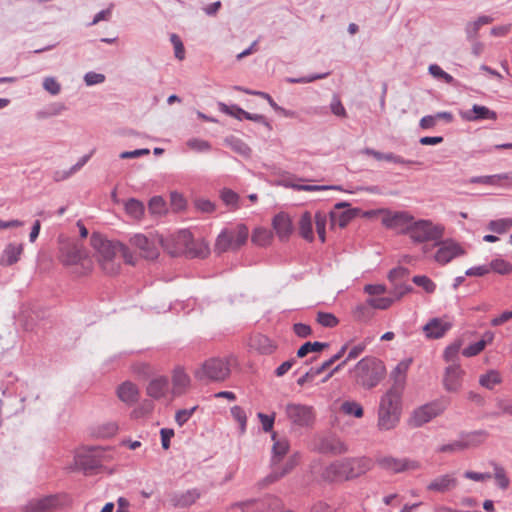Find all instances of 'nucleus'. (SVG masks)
Segmentation results:
<instances>
[{
    "label": "nucleus",
    "instance_id": "5701e85b",
    "mask_svg": "<svg viewBox=\"0 0 512 512\" xmlns=\"http://www.w3.org/2000/svg\"><path fill=\"white\" fill-rule=\"evenodd\" d=\"M458 484L457 479L453 474H445L435 478L427 486L430 491L444 493L455 488Z\"/></svg>",
    "mask_w": 512,
    "mask_h": 512
},
{
    "label": "nucleus",
    "instance_id": "72a5a7b5",
    "mask_svg": "<svg viewBox=\"0 0 512 512\" xmlns=\"http://www.w3.org/2000/svg\"><path fill=\"white\" fill-rule=\"evenodd\" d=\"M312 221V214L309 211H305L301 215L298 223L299 234L309 242L314 240Z\"/></svg>",
    "mask_w": 512,
    "mask_h": 512
},
{
    "label": "nucleus",
    "instance_id": "a18cd8bd",
    "mask_svg": "<svg viewBox=\"0 0 512 512\" xmlns=\"http://www.w3.org/2000/svg\"><path fill=\"white\" fill-rule=\"evenodd\" d=\"M231 417L239 425V432L243 434L246 431L247 416L240 406H233L230 409Z\"/></svg>",
    "mask_w": 512,
    "mask_h": 512
},
{
    "label": "nucleus",
    "instance_id": "69168bd1",
    "mask_svg": "<svg viewBox=\"0 0 512 512\" xmlns=\"http://www.w3.org/2000/svg\"><path fill=\"white\" fill-rule=\"evenodd\" d=\"M118 431V426L115 422H108L99 427L97 436L102 438H109L114 436Z\"/></svg>",
    "mask_w": 512,
    "mask_h": 512
},
{
    "label": "nucleus",
    "instance_id": "8fccbe9b",
    "mask_svg": "<svg viewBox=\"0 0 512 512\" xmlns=\"http://www.w3.org/2000/svg\"><path fill=\"white\" fill-rule=\"evenodd\" d=\"M488 436V433L485 430H477L468 434L463 435V443H470L471 446H477L484 441V439Z\"/></svg>",
    "mask_w": 512,
    "mask_h": 512
},
{
    "label": "nucleus",
    "instance_id": "2eb2a0df",
    "mask_svg": "<svg viewBox=\"0 0 512 512\" xmlns=\"http://www.w3.org/2000/svg\"><path fill=\"white\" fill-rule=\"evenodd\" d=\"M349 206L350 204L347 202H339L335 205L334 210L330 212L332 226L338 225L340 228H344L359 214L360 210L357 208L342 210Z\"/></svg>",
    "mask_w": 512,
    "mask_h": 512
},
{
    "label": "nucleus",
    "instance_id": "680f3d73",
    "mask_svg": "<svg viewBox=\"0 0 512 512\" xmlns=\"http://www.w3.org/2000/svg\"><path fill=\"white\" fill-rule=\"evenodd\" d=\"M394 302V298L392 297H378V298H369L368 303L372 306V309H381L385 310L389 308Z\"/></svg>",
    "mask_w": 512,
    "mask_h": 512
},
{
    "label": "nucleus",
    "instance_id": "20e7f679",
    "mask_svg": "<svg viewBox=\"0 0 512 512\" xmlns=\"http://www.w3.org/2000/svg\"><path fill=\"white\" fill-rule=\"evenodd\" d=\"M58 260L65 267L81 266L83 269H89L88 252L84 244L76 239L59 237Z\"/></svg>",
    "mask_w": 512,
    "mask_h": 512
},
{
    "label": "nucleus",
    "instance_id": "58836bf2",
    "mask_svg": "<svg viewBox=\"0 0 512 512\" xmlns=\"http://www.w3.org/2000/svg\"><path fill=\"white\" fill-rule=\"evenodd\" d=\"M226 144H228L235 153L244 158H250L252 150L243 140L232 136L226 139Z\"/></svg>",
    "mask_w": 512,
    "mask_h": 512
},
{
    "label": "nucleus",
    "instance_id": "f8f14e48",
    "mask_svg": "<svg viewBox=\"0 0 512 512\" xmlns=\"http://www.w3.org/2000/svg\"><path fill=\"white\" fill-rule=\"evenodd\" d=\"M95 449L79 451L74 456L75 469L81 470L86 475H91L101 467V460L94 454Z\"/></svg>",
    "mask_w": 512,
    "mask_h": 512
},
{
    "label": "nucleus",
    "instance_id": "ea45409f",
    "mask_svg": "<svg viewBox=\"0 0 512 512\" xmlns=\"http://www.w3.org/2000/svg\"><path fill=\"white\" fill-rule=\"evenodd\" d=\"M328 343L324 342H305L297 351V357L303 358L310 352H320L323 349L327 348Z\"/></svg>",
    "mask_w": 512,
    "mask_h": 512
},
{
    "label": "nucleus",
    "instance_id": "052dcab7",
    "mask_svg": "<svg viewBox=\"0 0 512 512\" xmlns=\"http://www.w3.org/2000/svg\"><path fill=\"white\" fill-rule=\"evenodd\" d=\"M461 344L459 342L452 343L448 347H446L443 358L448 363H456V360L458 359V353L460 350Z\"/></svg>",
    "mask_w": 512,
    "mask_h": 512
},
{
    "label": "nucleus",
    "instance_id": "4468645a",
    "mask_svg": "<svg viewBox=\"0 0 512 512\" xmlns=\"http://www.w3.org/2000/svg\"><path fill=\"white\" fill-rule=\"evenodd\" d=\"M445 406L439 402L425 404L416 409L411 417V424L420 427L443 412Z\"/></svg>",
    "mask_w": 512,
    "mask_h": 512
},
{
    "label": "nucleus",
    "instance_id": "c756f323",
    "mask_svg": "<svg viewBox=\"0 0 512 512\" xmlns=\"http://www.w3.org/2000/svg\"><path fill=\"white\" fill-rule=\"evenodd\" d=\"M400 412L388 411L379 408L378 426L381 430H390L396 426L399 421Z\"/></svg>",
    "mask_w": 512,
    "mask_h": 512
},
{
    "label": "nucleus",
    "instance_id": "603ef678",
    "mask_svg": "<svg viewBox=\"0 0 512 512\" xmlns=\"http://www.w3.org/2000/svg\"><path fill=\"white\" fill-rule=\"evenodd\" d=\"M316 321L323 327L327 328H333L339 323L337 317L334 314L328 312H318Z\"/></svg>",
    "mask_w": 512,
    "mask_h": 512
},
{
    "label": "nucleus",
    "instance_id": "49530a36",
    "mask_svg": "<svg viewBox=\"0 0 512 512\" xmlns=\"http://www.w3.org/2000/svg\"><path fill=\"white\" fill-rule=\"evenodd\" d=\"M493 467L494 478L497 486L503 490L507 489L509 487L510 480L506 475L505 469L497 463H493Z\"/></svg>",
    "mask_w": 512,
    "mask_h": 512
},
{
    "label": "nucleus",
    "instance_id": "6ab92c4d",
    "mask_svg": "<svg viewBox=\"0 0 512 512\" xmlns=\"http://www.w3.org/2000/svg\"><path fill=\"white\" fill-rule=\"evenodd\" d=\"M200 498L197 489H189L184 492H173L169 495V501L176 508H186L191 506Z\"/></svg>",
    "mask_w": 512,
    "mask_h": 512
},
{
    "label": "nucleus",
    "instance_id": "a878e982",
    "mask_svg": "<svg viewBox=\"0 0 512 512\" xmlns=\"http://www.w3.org/2000/svg\"><path fill=\"white\" fill-rule=\"evenodd\" d=\"M23 252V245L22 244H14L9 243L0 258V265L2 266H11L15 264L19 258L20 255Z\"/></svg>",
    "mask_w": 512,
    "mask_h": 512
},
{
    "label": "nucleus",
    "instance_id": "4be33fe9",
    "mask_svg": "<svg viewBox=\"0 0 512 512\" xmlns=\"http://www.w3.org/2000/svg\"><path fill=\"white\" fill-rule=\"evenodd\" d=\"M273 228L281 240H286L292 233V222L288 214L281 212L273 218Z\"/></svg>",
    "mask_w": 512,
    "mask_h": 512
},
{
    "label": "nucleus",
    "instance_id": "774afa93",
    "mask_svg": "<svg viewBox=\"0 0 512 512\" xmlns=\"http://www.w3.org/2000/svg\"><path fill=\"white\" fill-rule=\"evenodd\" d=\"M148 206L153 214H162L165 211V201L161 196L152 197Z\"/></svg>",
    "mask_w": 512,
    "mask_h": 512
},
{
    "label": "nucleus",
    "instance_id": "7c9ffc66",
    "mask_svg": "<svg viewBox=\"0 0 512 512\" xmlns=\"http://www.w3.org/2000/svg\"><path fill=\"white\" fill-rule=\"evenodd\" d=\"M468 121H477L483 119L496 120L497 114L495 111L490 110L486 106L474 104L472 109L465 114Z\"/></svg>",
    "mask_w": 512,
    "mask_h": 512
},
{
    "label": "nucleus",
    "instance_id": "9d476101",
    "mask_svg": "<svg viewBox=\"0 0 512 512\" xmlns=\"http://www.w3.org/2000/svg\"><path fill=\"white\" fill-rule=\"evenodd\" d=\"M413 216L405 211H384L382 224L389 229H395L399 233L407 234V228L413 221Z\"/></svg>",
    "mask_w": 512,
    "mask_h": 512
},
{
    "label": "nucleus",
    "instance_id": "3c124183",
    "mask_svg": "<svg viewBox=\"0 0 512 512\" xmlns=\"http://www.w3.org/2000/svg\"><path fill=\"white\" fill-rule=\"evenodd\" d=\"M292 188L298 191H324V190H342L340 186L337 185H301V184H291Z\"/></svg>",
    "mask_w": 512,
    "mask_h": 512
},
{
    "label": "nucleus",
    "instance_id": "a19ab883",
    "mask_svg": "<svg viewBox=\"0 0 512 512\" xmlns=\"http://www.w3.org/2000/svg\"><path fill=\"white\" fill-rule=\"evenodd\" d=\"M512 227V219L511 218H503L498 220H491L488 223L487 228L498 234L506 233Z\"/></svg>",
    "mask_w": 512,
    "mask_h": 512
},
{
    "label": "nucleus",
    "instance_id": "473e14b6",
    "mask_svg": "<svg viewBox=\"0 0 512 512\" xmlns=\"http://www.w3.org/2000/svg\"><path fill=\"white\" fill-rule=\"evenodd\" d=\"M250 347L265 355L271 354L275 350L272 341L262 334H257L250 339Z\"/></svg>",
    "mask_w": 512,
    "mask_h": 512
},
{
    "label": "nucleus",
    "instance_id": "e433bc0d",
    "mask_svg": "<svg viewBox=\"0 0 512 512\" xmlns=\"http://www.w3.org/2000/svg\"><path fill=\"white\" fill-rule=\"evenodd\" d=\"M503 180L512 181L511 173L486 175V176H475L470 179V183L473 184H485V185H499Z\"/></svg>",
    "mask_w": 512,
    "mask_h": 512
},
{
    "label": "nucleus",
    "instance_id": "cd10ccee",
    "mask_svg": "<svg viewBox=\"0 0 512 512\" xmlns=\"http://www.w3.org/2000/svg\"><path fill=\"white\" fill-rule=\"evenodd\" d=\"M272 440L274 441L272 447V466H276L282 458L287 454L289 450V442L286 438H277L276 433L272 434Z\"/></svg>",
    "mask_w": 512,
    "mask_h": 512
},
{
    "label": "nucleus",
    "instance_id": "4d7b16f0",
    "mask_svg": "<svg viewBox=\"0 0 512 512\" xmlns=\"http://www.w3.org/2000/svg\"><path fill=\"white\" fill-rule=\"evenodd\" d=\"M355 316L358 320L367 321L373 316L372 306L369 305L368 299L365 303L360 304L356 307Z\"/></svg>",
    "mask_w": 512,
    "mask_h": 512
},
{
    "label": "nucleus",
    "instance_id": "a211bd4d",
    "mask_svg": "<svg viewBox=\"0 0 512 512\" xmlns=\"http://www.w3.org/2000/svg\"><path fill=\"white\" fill-rule=\"evenodd\" d=\"M248 228L244 224H239L234 230H226V251L237 250L243 246L248 239Z\"/></svg>",
    "mask_w": 512,
    "mask_h": 512
},
{
    "label": "nucleus",
    "instance_id": "de8ad7c7",
    "mask_svg": "<svg viewBox=\"0 0 512 512\" xmlns=\"http://www.w3.org/2000/svg\"><path fill=\"white\" fill-rule=\"evenodd\" d=\"M347 348H348L347 344L343 345L335 355H333L327 361L323 362L322 365H320L319 367L315 368V371H313V374H321L325 370H327L329 367H331L335 362H337L344 356Z\"/></svg>",
    "mask_w": 512,
    "mask_h": 512
},
{
    "label": "nucleus",
    "instance_id": "0e129e2a",
    "mask_svg": "<svg viewBox=\"0 0 512 512\" xmlns=\"http://www.w3.org/2000/svg\"><path fill=\"white\" fill-rule=\"evenodd\" d=\"M429 72L432 76L442 79L445 83L451 84L454 81V78L437 64L430 65Z\"/></svg>",
    "mask_w": 512,
    "mask_h": 512
},
{
    "label": "nucleus",
    "instance_id": "f257e3e1",
    "mask_svg": "<svg viewBox=\"0 0 512 512\" xmlns=\"http://www.w3.org/2000/svg\"><path fill=\"white\" fill-rule=\"evenodd\" d=\"M90 244L96 253V259L102 270L109 275L117 274L120 270L119 255L121 254L125 263L134 265L135 257L130 249L120 241L107 239L98 232H93L90 237Z\"/></svg>",
    "mask_w": 512,
    "mask_h": 512
},
{
    "label": "nucleus",
    "instance_id": "c85d7f7f",
    "mask_svg": "<svg viewBox=\"0 0 512 512\" xmlns=\"http://www.w3.org/2000/svg\"><path fill=\"white\" fill-rule=\"evenodd\" d=\"M411 363L412 359H405L397 364V366L391 372V378L394 380L392 387H397L399 391L402 390L406 379V373Z\"/></svg>",
    "mask_w": 512,
    "mask_h": 512
},
{
    "label": "nucleus",
    "instance_id": "864d4df0",
    "mask_svg": "<svg viewBox=\"0 0 512 512\" xmlns=\"http://www.w3.org/2000/svg\"><path fill=\"white\" fill-rule=\"evenodd\" d=\"M470 447V443H463L460 441H454L449 444L441 445L437 448V452L440 453H454L457 451H462Z\"/></svg>",
    "mask_w": 512,
    "mask_h": 512
},
{
    "label": "nucleus",
    "instance_id": "e2e57ef3",
    "mask_svg": "<svg viewBox=\"0 0 512 512\" xmlns=\"http://www.w3.org/2000/svg\"><path fill=\"white\" fill-rule=\"evenodd\" d=\"M198 406H193L190 409H180L175 414V421L176 423L182 427L185 425L188 420L192 417L194 412L197 410Z\"/></svg>",
    "mask_w": 512,
    "mask_h": 512
},
{
    "label": "nucleus",
    "instance_id": "7ed1b4c3",
    "mask_svg": "<svg viewBox=\"0 0 512 512\" xmlns=\"http://www.w3.org/2000/svg\"><path fill=\"white\" fill-rule=\"evenodd\" d=\"M357 384L372 389L384 378L386 369L383 362L375 357L362 358L350 371Z\"/></svg>",
    "mask_w": 512,
    "mask_h": 512
},
{
    "label": "nucleus",
    "instance_id": "4c0bfd02",
    "mask_svg": "<svg viewBox=\"0 0 512 512\" xmlns=\"http://www.w3.org/2000/svg\"><path fill=\"white\" fill-rule=\"evenodd\" d=\"M92 152L89 154L83 155L76 164H74L69 170L66 171H57L54 174L55 181H61L69 178L71 175L79 171L91 158Z\"/></svg>",
    "mask_w": 512,
    "mask_h": 512
},
{
    "label": "nucleus",
    "instance_id": "5fc2aeb1",
    "mask_svg": "<svg viewBox=\"0 0 512 512\" xmlns=\"http://www.w3.org/2000/svg\"><path fill=\"white\" fill-rule=\"evenodd\" d=\"M314 220H315L316 231L319 236V239L322 242H324L325 235H326L325 227H326V222H327L326 214L318 211L315 214Z\"/></svg>",
    "mask_w": 512,
    "mask_h": 512
},
{
    "label": "nucleus",
    "instance_id": "0eeeda50",
    "mask_svg": "<svg viewBox=\"0 0 512 512\" xmlns=\"http://www.w3.org/2000/svg\"><path fill=\"white\" fill-rule=\"evenodd\" d=\"M286 417L293 425L307 427L314 421V412L311 406L299 403H288L284 408Z\"/></svg>",
    "mask_w": 512,
    "mask_h": 512
},
{
    "label": "nucleus",
    "instance_id": "f704fd0d",
    "mask_svg": "<svg viewBox=\"0 0 512 512\" xmlns=\"http://www.w3.org/2000/svg\"><path fill=\"white\" fill-rule=\"evenodd\" d=\"M493 21V18L490 16H480L476 21L468 22L465 26V33L468 41H474L478 37L479 29L486 24H489Z\"/></svg>",
    "mask_w": 512,
    "mask_h": 512
},
{
    "label": "nucleus",
    "instance_id": "f3484780",
    "mask_svg": "<svg viewBox=\"0 0 512 512\" xmlns=\"http://www.w3.org/2000/svg\"><path fill=\"white\" fill-rule=\"evenodd\" d=\"M436 245L440 247L435 254V260L440 264H447L457 256L465 253L462 247L452 240L442 241L436 243Z\"/></svg>",
    "mask_w": 512,
    "mask_h": 512
},
{
    "label": "nucleus",
    "instance_id": "f03ea898",
    "mask_svg": "<svg viewBox=\"0 0 512 512\" xmlns=\"http://www.w3.org/2000/svg\"><path fill=\"white\" fill-rule=\"evenodd\" d=\"M371 468L368 458H347L331 463L323 476L329 481L351 480L365 474Z\"/></svg>",
    "mask_w": 512,
    "mask_h": 512
},
{
    "label": "nucleus",
    "instance_id": "338daca9",
    "mask_svg": "<svg viewBox=\"0 0 512 512\" xmlns=\"http://www.w3.org/2000/svg\"><path fill=\"white\" fill-rule=\"evenodd\" d=\"M187 146L197 152H206L209 151L211 146L208 141L192 138L187 141Z\"/></svg>",
    "mask_w": 512,
    "mask_h": 512
},
{
    "label": "nucleus",
    "instance_id": "393cba45",
    "mask_svg": "<svg viewBox=\"0 0 512 512\" xmlns=\"http://www.w3.org/2000/svg\"><path fill=\"white\" fill-rule=\"evenodd\" d=\"M117 395L121 401L131 405L138 401L139 390L134 383L125 381L118 387Z\"/></svg>",
    "mask_w": 512,
    "mask_h": 512
},
{
    "label": "nucleus",
    "instance_id": "bb28decb",
    "mask_svg": "<svg viewBox=\"0 0 512 512\" xmlns=\"http://www.w3.org/2000/svg\"><path fill=\"white\" fill-rule=\"evenodd\" d=\"M172 393L174 396L182 395L190 384L189 376L182 368H176L172 377Z\"/></svg>",
    "mask_w": 512,
    "mask_h": 512
},
{
    "label": "nucleus",
    "instance_id": "ddd939ff",
    "mask_svg": "<svg viewBox=\"0 0 512 512\" xmlns=\"http://www.w3.org/2000/svg\"><path fill=\"white\" fill-rule=\"evenodd\" d=\"M378 465L393 473H401L408 470H416L420 468V463L408 458H394L385 456L377 459Z\"/></svg>",
    "mask_w": 512,
    "mask_h": 512
},
{
    "label": "nucleus",
    "instance_id": "09e8293b",
    "mask_svg": "<svg viewBox=\"0 0 512 512\" xmlns=\"http://www.w3.org/2000/svg\"><path fill=\"white\" fill-rule=\"evenodd\" d=\"M341 411L346 415H353L356 418L363 416L362 406L355 401H345L341 404Z\"/></svg>",
    "mask_w": 512,
    "mask_h": 512
},
{
    "label": "nucleus",
    "instance_id": "79ce46f5",
    "mask_svg": "<svg viewBox=\"0 0 512 512\" xmlns=\"http://www.w3.org/2000/svg\"><path fill=\"white\" fill-rule=\"evenodd\" d=\"M126 212L135 219H140L144 214V205L137 199L131 198L125 204Z\"/></svg>",
    "mask_w": 512,
    "mask_h": 512
},
{
    "label": "nucleus",
    "instance_id": "423d86ee",
    "mask_svg": "<svg viewBox=\"0 0 512 512\" xmlns=\"http://www.w3.org/2000/svg\"><path fill=\"white\" fill-rule=\"evenodd\" d=\"M313 449L321 454L340 455L347 452L346 444L336 435L328 433L315 437Z\"/></svg>",
    "mask_w": 512,
    "mask_h": 512
},
{
    "label": "nucleus",
    "instance_id": "b1692460",
    "mask_svg": "<svg viewBox=\"0 0 512 512\" xmlns=\"http://www.w3.org/2000/svg\"><path fill=\"white\" fill-rule=\"evenodd\" d=\"M168 390L169 380L164 376L152 379L147 386V394L154 399H160L164 397Z\"/></svg>",
    "mask_w": 512,
    "mask_h": 512
},
{
    "label": "nucleus",
    "instance_id": "dca6fc26",
    "mask_svg": "<svg viewBox=\"0 0 512 512\" xmlns=\"http://www.w3.org/2000/svg\"><path fill=\"white\" fill-rule=\"evenodd\" d=\"M464 370L460 364L453 363L445 368L443 376V386L448 392H458L462 386Z\"/></svg>",
    "mask_w": 512,
    "mask_h": 512
},
{
    "label": "nucleus",
    "instance_id": "2f4dec72",
    "mask_svg": "<svg viewBox=\"0 0 512 512\" xmlns=\"http://www.w3.org/2000/svg\"><path fill=\"white\" fill-rule=\"evenodd\" d=\"M295 466H296L295 456L289 458L281 468L277 467V465L272 466L273 470L269 475H267L265 477V479H264L265 483L271 484V483L279 480L280 478H282L283 476L288 474L290 471H292Z\"/></svg>",
    "mask_w": 512,
    "mask_h": 512
},
{
    "label": "nucleus",
    "instance_id": "37998d69",
    "mask_svg": "<svg viewBox=\"0 0 512 512\" xmlns=\"http://www.w3.org/2000/svg\"><path fill=\"white\" fill-rule=\"evenodd\" d=\"M272 234L265 228H256L251 237V241L258 246H266L270 243Z\"/></svg>",
    "mask_w": 512,
    "mask_h": 512
},
{
    "label": "nucleus",
    "instance_id": "9b49d317",
    "mask_svg": "<svg viewBox=\"0 0 512 512\" xmlns=\"http://www.w3.org/2000/svg\"><path fill=\"white\" fill-rule=\"evenodd\" d=\"M60 504L59 494L32 498L21 507L22 512H52Z\"/></svg>",
    "mask_w": 512,
    "mask_h": 512
},
{
    "label": "nucleus",
    "instance_id": "13d9d810",
    "mask_svg": "<svg viewBox=\"0 0 512 512\" xmlns=\"http://www.w3.org/2000/svg\"><path fill=\"white\" fill-rule=\"evenodd\" d=\"M42 86L44 90H46L48 93L54 96L58 95L61 91L60 83L56 80L55 77L52 76L45 77L43 79Z\"/></svg>",
    "mask_w": 512,
    "mask_h": 512
},
{
    "label": "nucleus",
    "instance_id": "c9c22d12",
    "mask_svg": "<svg viewBox=\"0 0 512 512\" xmlns=\"http://www.w3.org/2000/svg\"><path fill=\"white\" fill-rule=\"evenodd\" d=\"M175 244L177 245V251L183 252L192 249L193 236L188 229L179 230L173 237Z\"/></svg>",
    "mask_w": 512,
    "mask_h": 512
},
{
    "label": "nucleus",
    "instance_id": "1a4fd4ad",
    "mask_svg": "<svg viewBox=\"0 0 512 512\" xmlns=\"http://www.w3.org/2000/svg\"><path fill=\"white\" fill-rule=\"evenodd\" d=\"M129 242L132 246L140 250L141 256L154 260L159 256L158 243L161 239L149 238L144 234H134L130 237Z\"/></svg>",
    "mask_w": 512,
    "mask_h": 512
},
{
    "label": "nucleus",
    "instance_id": "6e6552de",
    "mask_svg": "<svg viewBox=\"0 0 512 512\" xmlns=\"http://www.w3.org/2000/svg\"><path fill=\"white\" fill-rule=\"evenodd\" d=\"M195 377L200 381H220L224 379V362L219 357H212L206 360L200 368L195 371Z\"/></svg>",
    "mask_w": 512,
    "mask_h": 512
},
{
    "label": "nucleus",
    "instance_id": "39448f33",
    "mask_svg": "<svg viewBox=\"0 0 512 512\" xmlns=\"http://www.w3.org/2000/svg\"><path fill=\"white\" fill-rule=\"evenodd\" d=\"M406 230L410 238L417 243L438 241L444 234V227L435 225L430 220L412 221Z\"/></svg>",
    "mask_w": 512,
    "mask_h": 512
},
{
    "label": "nucleus",
    "instance_id": "bf43d9fd",
    "mask_svg": "<svg viewBox=\"0 0 512 512\" xmlns=\"http://www.w3.org/2000/svg\"><path fill=\"white\" fill-rule=\"evenodd\" d=\"M488 266L490 271L493 270L501 275H506L512 270V266L503 259H495Z\"/></svg>",
    "mask_w": 512,
    "mask_h": 512
},
{
    "label": "nucleus",
    "instance_id": "412c9836",
    "mask_svg": "<svg viewBox=\"0 0 512 512\" xmlns=\"http://www.w3.org/2000/svg\"><path fill=\"white\" fill-rule=\"evenodd\" d=\"M401 391L391 387L381 398L379 408L393 412H400Z\"/></svg>",
    "mask_w": 512,
    "mask_h": 512
},
{
    "label": "nucleus",
    "instance_id": "6e6d98bb",
    "mask_svg": "<svg viewBox=\"0 0 512 512\" xmlns=\"http://www.w3.org/2000/svg\"><path fill=\"white\" fill-rule=\"evenodd\" d=\"M414 284L422 287L427 293H433L436 289L435 283L424 275H417L412 278Z\"/></svg>",
    "mask_w": 512,
    "mask_h": 512
},
{
    "label": "nucleus",
    "instance_id": "c03bdc74",
    "mask_svg": "<svg viewBox=\"0 0 512 512\" xmlns=\"http://www.w3.org/2000/svg\"><path fill=\"white\" fill-rule=\"evenodd\" d=\"M501 382L499 373L495 370H490L484 375L480 376L479 383L481 386L487 389H493L496 384Z\"/></svg>",
    "mask_w": 512,
    "mask_h": 512
},
{
    "label": "nucleus",
    "instance_id": "aec40b11",
    "mask_svg": "<svg viewBox=\"0 0 512 512\" xmlns=\"http://www.w3.org/2000/svg\"><path fill=\"white\" fill-rule=\"evenodd\" d=\"M450 328L451 324L449 322H445L440 318H432L423 326V332L428 339H439L442 338Z\"/></svg>",
    "mask_w": 512,
    "mask_h": 512
}]
</instances>
